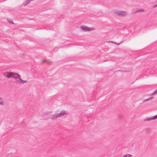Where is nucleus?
<instances>
[{"label":"nucleus","mask_w":157,"mask_h":157,"mask_svg":"<svg viewBox=\"0 0 157 157\" xmlns=\"http://www.w3.org/2000/svg\"><path fill=\"white\" fill-rule=\"evenodd\" d=\"M115 13L118 15L122 16H125L127 14V13L126 11L120 10L115 11Z\"/></svg>","instance_id":"obj_4"},{"label":"nucleus","mask_w":157,"mask_h":157,"mask_svg":"<svg viewBox=\"0 0 157 157\" xmlns=\"http://www.w3.org/2000/svg\"><path fill=\"white\" fill-rule=\"evenodd\" d=\"M9 22L11 24H13V22L12 21H9Z\"/></svg>","instance_id":"obj_12"},{"label":"nucleus","mask_w":157,"mask_h":157,"mask_svg":"<svg viewBox=\"0 0 157 157\" xmlns=\"http://www.w3.org/2000/svg\"><path fill=\"white\" fill-rule=\"evenodd\" d=\"M157 93V89L152 93L153 95H155Z\"/></svg>","instance_id":"obj_11"},{"label":"nucleus","mask_w":157,"mask_h":157,"mask_svg":"<svg viewBox=\"0 0 157 157\" xmlns=\"http://www.w3.org/2000/svg\"><path fill=\"white\" fill-rule=\"evenodd\" d=\"M132 155L129 154H127L124 155L122 157H131Z\"/></svg>","instance_id":"obj_8"},{"label":"nucleus","mask_w":157,"mask_h":157,"mask_svg":"<svg viewBox=\"0 0 157 157\" xmlns=\"http://www.w3.org/2000/svg\"><path fill=\"white\" fill-rule=\"evenodd\" d=\"M80 28L83 31H91L94 30V29L93 28H89L86 26H81Z\"/></svg>","instance_id":"obj_5"},{"label":"nucleus","mask_w":157,"mask_h":157,"mask_svg":"<svg viewBox=\"0 0 157 157\" xmlns=\"http://www.w3.org/2000/svg\"><path fill=\"white\" fill-rule=\"evenodd\" d=\"M30 2L33 1V0H29Z\"/></svg>","instance_id":"obj_14"},{"label":"nucleus","mask_w":157,"mask_h":157,"mask_svg":"<svg viewBox=\"0 0 157 157\" xmlns=\"http://www.w3.org/2000/svg\"><path fill=\"white\" fill-rule=\"evenodd\" d=\"M67 113L66 111L64 110H62L60 113L51 116L50 117V119L52 120H55L59 117L67 115Z\"/></svg>","instance_id":"obj_1"},{"label":"nucleus","mask_w":157,"mask_h":157,"mask_svg":"<svg viewBox=\"0 0 157 157\" xmlns=\"http://www.w3.org/2000/svg\"><path fill=\"white\" fill-rule=\"evenodd\" d=\"M14 78L15 79L16 81L17 82L19 83L23 84L26 83L27 82V81L26 80H23L21 78L20 75L17 73H16Z\"/></svg>","instance_id":"obj_2"},{"label":"nucleus","mask_w":157,"mask_h":157,"mask_svg":"<svg viewBox=\"0 0 157 157\" xmlns=\"http://www.w3.org/2000/svg\"><path fill=\"white\" fill-rule=\"evenodd\" d=\"M151 99H152V98H148V99H147L146 100H145V101H148V100H151Z\"/></svg>","instance_id":"obj_13"},{"label":"nucleus","mask_w":157,"mask_h":157,"mask_svg":"<svg viewBox=\"0 0 157 157\" xmlns=\"http://www.w3.org/2000/svg\"><path fill=\"white\" fill-rule=\"evenodd\" d=\"M30 2L29 0H27L24 3V5H26L28 4Z\"/></svg>","instance_id":"obj_9"},{"label":"nucleus","mask_w":157,"mask_h":157,"mask_svg":"<svg viewBox=\"0 0 157 157\" xmlns=\"http://www.w3.org/2000/svg\"><path fill=\"white\" fill-rule=\"evenodd\" d=\"M5 104L4 100L2 98H0V105H4Z\"/></svg>","instance_id":"obj_7"},{"label":"nucleus","mask_w":157,"mask_h":157,"mask_svg":"<svg viewBox=\"0 0 157 157\" xmlns=\"http://www.w3.org/2000/svg\"><path fill=\"white\" fill-rule=\"evenodd\" d=\"M16 74V73L13 72L6 71L4 73V75L7 78H14Z\"/></svg>","instance_id":"obj_3"},{"label":"nucleus","mask_w":157,"mask_h":157,"mask_svg":"<svg viewBox=\"0 0 157 157\" xmlns=\"http://www.w3.org/2000/svg\"><path fill=\"white\" fill-rule=\"evenodd\" d=\"M42 61L43 62L46 63L48 64H50L51 63V62L50 61H48L45 60H43Z\"/></svg>","instance_id":"obj_10"},{"label":"nucleus","mask_w":157,"mask_h":157,"mask_svg":"<svg viewBox=\"0 0 157 157\" xmlns=\"http://www.w3.org/2000/svg\"><path fill=\"white\" fill-rule=\"evenodd\" d=\"M157 118V115H156L152 117H151L146 118V119H145V121H149L155 120Z\"/></svg>","instance_id":"obj_6"}]
</instances>
